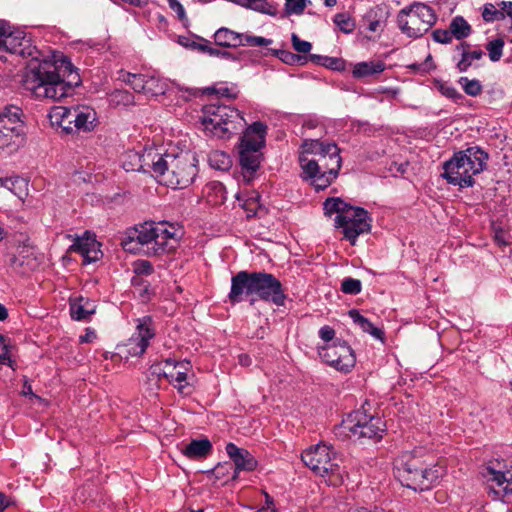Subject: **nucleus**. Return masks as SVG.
I'll list each match as a JSON object with an SVG mask.
<instances>
[{"mask_svg":"<svg viewBox=\"0 0 512 512\" xmlns=\"http://www.w3.org/2000/svg\"><path fill=\"white\" fill-rule=\"evenodd\" d=\"M299 156L303 178L310 180L316 190L327 188L337 178L342 159L335 143L306 140Z\"/></svg>","mask_w":512,"mask_h":512,"instance_id":"nucleus-1","label":"nucleus"},{"mask_svg":"<svg viewBox=\"0 0 512 512\" xmlns=\"http://www.w3.org/2000/svg\"><path fill=\"white\" fill-rule=\"evenodd\" d=\"M155 178L161 184L174 189H183L191 185L198 174V160L194 153L171 147H160L156 155Z\"/></svg>","mask_w":512,"mask_h":512,"instance_id":"nucleus-2","label":"nucleus"},{"mask_svg":"<svg viewBox=\"0 0 512 512\" xmlns=\"http://www.w3.org/2000/svg\"><path fill=\"white\" fill-rule=\"evenodd\" d=\"M23 87L36 99L51 100L62 99L71 89L52 61L39 59L27 66L23 76Z\"/></svg>","mask_w":512,"mask_h":512,"instance_id":"nucleus-3","label":"nucleus"},{"mask_svg":"<svg viewBox=\"0 0 512 512\" xmlns=\"http://www.w3.org/2000/svg\"><path fill=\"white\" fill-rule=\"evenodd\" d=\"M131 242L135 241L148 256H160L174 252L183 236L182 228L175 223L145 222L137 227Z\"/></svg>","mask_w":512,"mask_h":512,"instance_id":"nucleus-4","label":"nucleus"},{"mask_svg":"<svg viewBox=\"0 0 512 512\" xmlns=\"http://www.w3.org/2000/svg\"><path fill=\"white\" fill-rule=\"evenodd\" d=\"M395 475L403 486L424 491L440 478V468L428 467L422 460V450L404 452L395 461Z\"/></svg>","mask_w":512,"mask_h":512,"instance_id":"nucleus-5","label":"nucleus"},{"mask_svg":"<svg viewBox=\"0 0 512 512\" xmlns=\"http://www.w3.org/2000/svg\"><path fill=\"white\" fill-rule=\"evenodd\" d=\"M488 158V154L480 147H469L455 153L444 163L442 176L450 184L470 187L474 184V176L486 168Z\"/></svg>","mask_w":512,"mask_h":512,"instance_id":"nucleus-6","label":"nucleus"},{"mask_svg":"<svg viewBox=\"0 0 512 512\" xmlns=\"http://www.w3.org/2000/svg\"><path fill=\"white\" fill-rule=\"evenodd\" d=\"M200 122L207 134L220 139L230 138L246 124L243 115L236 108L214 103L203 107Z\"/></svg>","mask_w":512,"mask_h":512,"instance_id":"nucleus-7","label":"nucleus"},{"mask_svg":"<svg viewBox=\"0 0 512 512\" xmlns=\"http://www.w3.org/2000/svg\"><path fill=\"white\" fill-rule=\"evenodd\" d=\"M304 464L316 475L325 478L330 486H340L344 481L342 469L336 450L328 444L319 443L306 449L301 455Z\"/></svg>","mask_w":512,"mask_h":512,"instance_id":"nucleus-8","label":"nucleus"},{"mask_svg":"<svg viewBox=\"0 0 512 512\" xmlns=\"http://www.w3.org/2000/svg\"><path fill=\"white\" fill-rule=\"evenodd\" d=\"M267 126L260 121L249 125L243 132L238 146L239 161L243 175L250 180L258 170L262 160V148L265 145Z\"/></svg>","mask_w":512,"mask_h":512,"instance_id":"nucleus-9","label":"nucleus"},{"mask_svg":"<svg viewBox=\"0 0 512 512\" xmlns=\"http://www.w3.org/2000/svg\"><path fill=\"white\" fill-rule=\"evenodd\" d=\"M436 19L432 8L426 4L415 2L399 11L397 25L403 34L411 38H418L430 30Z\"/></svg>","mask_w":512,"mask_h":512,"instance_id":"nucleus-10","label":"nucleus"},{"mask_svg":"<svg viewBox=\"0 0 512 512\" xmlns=\"http://www.w3.org/2000/svg\"><path fill=\"white\" fill-rule=\"evenodd\" d=\"M22 110L17 106L6 107L0 113V154L11 155L25 142Z\"/></svg>","mask_w":512,"mask_h":512,"instance_id":"nucleus-11","label":"nucleus"},{"mask_svg":"<svg viewBox=\"0 0 512 512\" xmlns=\"http://www.w3.org/2000/svg\"><path fill=\"white\" fill-rule=\"evenodd\" d=\"M384 423L379 417L370 416L361 408L349 413L341 422L339 430L348 437L381 438Z\"/></svg>","mask_w":512,"mask_h":512,"instance_id":"nucleus-12","label":"nucleus"},{"mask_svg":"<svg viewBox=\"0 0 512 512\" xmlns=\"http://www.w3.org/2000/svg\"><path fill=\"white\" fill-rule=\"evenodd\" d=\"M2 28L0 29V58L4 53H10L38 60L40 53L23 30L12 28L5 21Z\"/></svg>","mask_w":512,"mask_h":512,"instance_id":"nucleus-13","label":"nucleus"},{"mask_svg":"<svg viewBox=\"0 0 512 512\" xmlns=\"http://www.w3.org/2000/svg\"><path fill=\"white\" fill-rule=\"evenodd\" d=\"M371 222L372 219L365 209L354 206L335 218V226L342 230L344 238L352 245H355L360 235L371 230Z\"/></svg>","mask_w":512,"mask_h":512,"instance_id":"nucleus-14","label":"nucleus"},{"mask_svg":"<svg viewBox=\"0 0 512 512\" xmlns=\"http://www.w3.org/2000/svg\"><path fill=\"white\" fill-rule=\"evenodd\" d=\"M154 336L155 328L152 318L150 316L139 318L133 335L124 344L118 345V354L126 359L141 356Z\"/></svg>","mask_w":512,"mask_h":512,"instance_id":"nucleus-15","label":"nucleus"},{"mask_svg":"<svg viewBox=\"0 0 512 512\" xmlns=\"http://www.w3.org/2000/svg\"><path fill=\"white\" fill-rule=\"evenodd\" d=\"M318 353L324 362L342 373L350 372L356 363L353 350L345 341L338 340L322 346Z\"/></svg>","mask_w":512,"mask_h":512,"instance_id":"nucleus-16","label":"nucleus"},{"mask_svg":"<svg viewBox=\"0 0 512 512\" xmlns=\"http://www.w3.org/2000/svg\"><path fill=\"white\" fill-rule=\"evenodd\" d=\"M153 370L155 373L165 377L180 394H189L188 374L192 370V365L188 360L176 361L172 358H167L160 364L154 365Z\"/></svg>","mask_w":512,"mask_h":512,"instance_id":"nucleus-17","label":"nucleus"},{"mask_svg":"<svg viewBox=\"0 0 512 512\" xmlns=\"http://www.w3.org/2000/svg\"><path fill=\"white\" fill-rule=\"evenodd\" d=\"M254 295L277 306L283 305L286 299L281 282L265 272H254Z\"/></svg>","mask_w":512,"mask_h":512,"instance_id":"nucleus-18","label":"nucleus"},{"mask_svg":"<svg viewBox=\"0 0 512 512\" xmlns=\"http://www.w3.org/2000/svg\"><path fill=\"white\" fill-rule=\"evenodd\" d=\"M160 147L149 146L143 149V151H128L125 156V160L122 163V167L126 171H142L144 173H150L155 177L157 158L159 155Z\"/></svg>","mask_w":512,"mask_h":512,"instance_id":"nucleus-19","label":"nucleus"},{"mask_svg":"<svg viewBox=\"0 0 512 512\" xmlns=\"http://www.w3.org/2000/svg\"><path fill=\"white\" fill-rule=\"evenodd\" d=\"M484 476L496 497L512 495V468L503 470L500 467L488 466Z\"/></svg>","mask_w":512,"mask_h":512,"instance_id":"nucleus-20","label":"nucleus"},{"mask_svg":"<svg viewBox=\"0 0 512 512\" xmlns=\"http://www.w3.org/2000/svg\"><path fill=\"white\" fill-rule=\"evenodd\" d=\"M226 453L234 463L235 470L232 479H237L242 471L252 472L256 469L258 462L255 457L246 449L236 446L230 442L226 445Z\"/></svg>","mask_w":512,"mask_h":512,"instance_id":"nucleus-21","label":"nucleus"},{"mask_svg":"<svg viewBox=\"0 0 512 512\" xmlns=\"http://www.w3.org/2000/svg\"><path fill=\"white\" fill-rule=\"evenodd\" d=\"M244 296H254V272L240 271L231 279L229 301L239 303L244 300Z\"/></svg>","mask_w":512,"mask_h":512,"instance_id":"nucleus-22","label":"nucleus"},{"mask_svg":"<svg viewBox=\"0 0 512 512\" xmlns=\"http://www.w3.org/2000/svg\"><path fill=\"white\" fill-rule=\"evenodd\" d=\"M70 115L73 132H91L98 124L95 109L87 105L72 106V114Z\"/></svg>","mask_w":512,"mask_h":512,"instance_id":"nucleus-23","label":"nucleus"},{"mask_svg":"<svg viewBox=\"0 0 512 512\" xmlns=\"http://www.w3.org/2000/svg\"><path fill=\"white\" fill-rule=\"evenodd\" d=\"M70 249L80 253L85 263L95 262L102 256L100 243L96 240L95 235L90 232H85L83 236L77 237Z\"/></svg>","mask_w":512,"mask_h":512,"instance_id":"nucleus-24","label":"nucleus"},{"mask_svg":"<svg viewBox=\"0 0 512 512\" xmlns=\"http://www.w3.org/2000/svg\"><path fill=\"white\" fill-rule=\"evenodd\" d=\"M95 311V302L88 298L75 297L70 299V315L74 320H87L95 313Z\"/></svg>","mask_w":512,"mask_h":512,"instance_id":"nucleus-25","label":"nucleus"},{"mask_svg":"<svg viewBox=\"0 0 512 512\" xmlns=\"http://www.w3.org/2000/svg\"><path fill=\"white\" fill-rule=\"evenodd\" d=\"M70 114H72V107L54 106L50 109L48 118L52 126L61 128L62 131L69 134L73 132Z\"/></svg>","mask_w":512,"mask_h":512,"instance_id":"nucleus-26","label":"nucleus"},{"mask_svg":"<svg viewBox=\"0 0 512 512\" xmlns=\"http://www.w3.org/2000/svg\"><path fill=\"white\" fill-rule=\"evenodd\" d=\"M238 200L242 201L241 206L246 211L247 218L262 216L266 213V209L260 203V195L257 192L250 194H242L237 197Z\"/></svg>","mask_w":512,"mask_h":512,"instance_id":"nucleus-27","label":"nucleus"},{"mask_svg":"<svg viewBox=\"0 0 512 512\" xmlns=\"http://www.w3.org/2000/svg\"><path fill=\"white\" fill-rule=\"evenodd\" d=\"M214 41L217 45L226 48H235L244 43L241 33H237L225 27L219 28L215 32Z\"/></svg>","mask_w":512,"mask_h":512,"instance_id":"nucleus-28","label":"nucleus"},{"mask_svg":"<svg viewBox=\"0 0 512 512\" xmlns=\"http://www.w3.org/2000/svg\"><path fill=\"white\" fill-rule=\"evenodd\" d=\"M34 254L35 251L32 246L27 244L19 245L15 253L10 256L9 264L13 268H19L25 265L30 266V262L35 259Z\"/></svg>","mask_w":512,"mask_h":512,"instance_id":"nucleus-29","label":"nucleus"},{"mask_svg":"<svg viewBox=\"0 0 512 512\" xmlns=\"http://www.w3.org/2000/svg\"><path fill=\"white\" fill-rule=\"evenodd\" d=\"M0 186L9 190L19 199L28 195V181L19 176L0 178Z\"/></svg>","mask_w":512,"mask_h":512,"instance_id":"nucleus-30","label":"nucleus"},{"mask_svg":"<svg viewBox=\"0 0 512 512\" xmlns=\"http://www.w3.org/2000/svg\"><path fill=\"white\" fill-rule=\"evenodd\" d=\"M385 63L383 61H366L359 62L354 65L353 76L356 78H363L374 74H379L385 70Z\"/></svg>","mask_w":512,"mask_h":512,"instance_id":"nucleus-31","label":"nucleus"},{"mask_svg":"<svg viewBox=\"0 0 512 512\" xmlns=\"http://www.w3.org/2000/svg\"><path fill=\"white\" fill-rule=\"evenodd\" d=\"M212 449L208 439L193 440L183 450L184 455L190 459H198L207 456Z\"/></svg>","mask_w":512,"mask_h":512,"instance_id":"nucleus-32","label":"nucleus"},{"mask_svg":"<svg viewBox=\"0 0 512 512\" xmlns=\"http://www.w3.org/2000/svg\"><path fill=\"white\" fill-rule=\"evenodd\" d=\"M349 316L353 322L360 327L363 332L369 333L375 339L383 340L384 333L381 329L375 327L367 318L362 316L359 311L353 309L349 311Z\"/></svg>","mask_w":512,"mask_h":512,"instance_id":"nucleus-33","label":"nucleus"},{"mask_svg":"<svg viewBox=\"0 0 512 512\" xmlns=\"http://www.w3.org/2000/svg\"><path fill=\"white\" fill-rule=\"evenodd\" d=\"M168 88V83L166 80L160 78L157 75H147L145 89L143 94L146 96H158L163 95Z\"/></svg>","mask_w":512,"mask_h":512,"instance_id":"nucleus-34","label":"nucleus"},{"mask_svg":"<svg viewBox=\"0 0 512 512\" xmlns=\"http://www.w3.org/2000/svg\"><path fill=\"white\" fill-rule=\"evenodd\" d=\"M207 201L212 205H221L227 196L225 186L218 181H213L206 186Z\"/></svg>","mask_w":512,"mask_h":512,"instance_id":"nucleus-35","label":"nucleus"},{"mask_svg":"<svg viewBox=\"0 0 512 512\" xmlns=\"http://www.w3.org/2000/svg\"><path fill=\"white\" fill-rule=\"evenodd\" d=\"M449 29L452 36L458 40L467 38L471 34V26L461 16H457L451 21Z\"/></svg>","mask_w":512,"mask_h":512,"instance_id":"nucleus-36","label":"nucleus"},{"mask_svg":"<svg viewBox=\"0 0 512 512\" xmlns=\"http://www.w3.org/2000/svg\"><path fill=\"white\" fill-rule=\"evenodd\" d=\"M466 45L461 44V48ZM484 53L481 50L467 51L463 49L461 59L457 62V69L459 72H466L473 64L474 61H478L483 57Z\"/></svg>","mask_w":512,"mask_h":512,"instance_id":"nucleus-37","label":"nucleus"},{"mask_svg":"<svg viewBox=\"0 0 512 512\" xmlns=\"http://www.w3.org/2000/svg\"><path fill=\"white\" fill-rule=\"evenodd\" d=\"M209 164L212 168L225 171L231 167V158L230 156L219 150L212 151L208 156Z\"/></svg>","mask_w":512,"mask_h":512,"instance_id":"nucleus-38","label":"nucleus"},{"mask_svg":"<svg viewBox=\"0 0 512 512\" xmlns=\"http://www.w3.org/2000/svg\"><path fill=\"white\" fill-rule=\"evenodd\" d=\"M241 7L251 9L263 14H271V5L268 0H229Z\"/></svg>","mask_w":512,"mask_h":512,"instance_id":"nucleus-39","label":"nucleus"},{"mask_svg":"<svg viewBox=\"0 0 512 512\" xmlns=\"http://www.w3.org/2000/svg\"><path fill=\"white\" fill-rule=\"evenodd\" d=\"M109 102L112 106H131L135 104L134 96L126 90H115L109 96Z\"/></svg>","mask_w":512,"mask_h":512,"instance_id":"nucleus-40","label":"nucleus"},{"mask_svg":"<svg viewBox=\"0 0 512 512\" xmlns=\"http://www.w3.org/2000/svg\"><path fill=\"white\" fill-rule=\"evenodd\" d=\"M325 213L331 215L336 213L337 215H343L348 208H352L351 205L347 204L340 198H328L325 200L324 204Z\"/></svg>","mask_w":512,"mask_h":512,"instance_id":"nucleus-41","label":"nucleus"},{"mask_svg":"<svg viewBox=\"0 0 512 512\" xmlns=\"http://www.w3.org/2000/svg\"><path fill=\"white\" fill-rule=\"evenodd\" d=\"M481 16L487 23L503 20L500 7H498V4L495 5L493 3H485L483 5L481 8Z\"/></svg>","mask_w":512,"mask_h":512,"instance_id":"nucleus-42","label":"nucleus"},{"mask_svg":"<svg viewBox=\"0 0 512 512\" xmlns=\"http://www.w3.org/2000/svg\"><path fill=\"white\" fill-rule=\"evenodd\" d=\"M148 74H132L127 73L123 77V81L127 83L137 93H143L145 89Z\"/></svg>","mask_w":512,"mask_h":512,"instance_id":"nucleus-43","label":"nucleus"},{"mask_svg":"<svg viewBox=\"0 0 512 512\" xmlns=\"http://www.w3.org/2000/svg\"><path fill=\"white\" fill-rule=\"evenodd\" d=\"M503 48L504 40L502 38L493 39L486 44V50L492 62H497L501 59Z\"/></svg>","mask_w":512,"mask_h":512,"instance_id":"nucleus-44","label":"nucleus"},{"mask_svg":"<svg viewBox=\"0 0 512 512\" xmlns=\"http://www.w3.org/2000/svg\"><path fill=\"white\" fill-rule=\"evenodd\" d=\"M333 21L346 34L351 33L355 28V22L348 13L336 14Z\"/></svg>","mask_w":512,"mask_h":512,"instance_id":"nucleus-45","label":"nucleus"},{"mask_svg":"<svg viewBox=\"0 0 512 512\" xmlns=\"http://www.w3.org/2000/svg\"><path fill=\"white\" fill-rule=\"evenodd\" d=\"M459 83L466 94L469 96H477L482 92V85L480 81L476 79H468L467 77H461Z\"/></svg>","mask_w":512,"mask_h":512,"instance_id":"nucleus-46","label":"nucleus"},{"mask_svg":"<svg viewBox=\"0 0 512 512\" xmlns=\"http://www.w3.org/2000/svg\"><path fill=\"white\" fill-rule=\"evenodd\" d=\"M309 0H285V12L288 15H301Z\"/></svg>","mask_w":512,"mask_h":512,"instance_id":"nucleus-47","label":"nucleus"},{"mask_svg":"<svg viewBox=\"0 0 512 512\" xmlns=\"http://www.w3.org/2000/svg\"><path fill=\"white\" fill-rule=\"evenodd\" d=\"M361 281L354 278H345L341 283V290L345 294L357 295L361 292Z\"/></svg>","mask_w":512,"mask_h":512,"instance_id":"nucleus-48","label":"nucleus"},{"mask_svg":"<svg viewBox=\"0 0 512 512\" xmlns=\"http://www.w3.org/2000/svg\"><path fill=\"white\" fill-rule=\"evenodd\" d=\"M242 37H243L244 43L241 46L247 45V46L257 47V46H269L270 44H272L271 39L261 37V36L242 34Z\"/></svg>","mask_w":512,"mask_h":512,"instance_id":"nucleus-49","label":"nucleus"},{"mask_svg":"<svg viewBox=\"0 0 512 512\" xmlns=\"http://www.w3.org/2000/svg\"><path fill=\"white\" fill-rule=\"evenodd\" d=\"M169 8L176 13L178 19L187 26L188 18L183 5L178 0H167Z\"/></svg>","mask_w":512,"mask_h":512,"instance_id":"nucleus-50","label":"nucleus"},{"mask_svg":"<svg viewBox=\"0 0 512 512\" xmlns=\"http://www.w3.org/2000/svg\"><path fill=\"white\" fill-rule=\"evenodd\" d=\"M292 46L295 51L299 53H309L312 49V44L308 41L301 40L297 34L293 33L291 36Z\"/></svg>","mask_w":512,"mask_h":512,"instance_id":"nucleus-51","label":"nucleus"},{"mask_svg":"<svg viewBox=\"0 0 512 512\" xmlns=\"http://www.w3.org/2000/svg\"><path fill=\"white\" fill-rule=\"evenodd\" d=\"M275 55L285 64L294 65L301 60V57L286 50H277Z\"/></svg>","mask_w":512,"mask_h":512,"instance_id":"nucleus-52","label":"nucleus"},{"mask_svg":"<svg viewBox=\"0 0 512 512\" xmlns=\"http://www.w3.org/2000/svg\"><path fill=\"white\" fill-rule=\"evenodd\" d=\"M452 38H453V36L451 34L450 29L449 30L437 29L433 32V39L438 43H442V44L450 43L452 41Z\"/></svg>","mask_w":512,"mask_h":512,"instance_id":"nucleus-53","label":"nucleus"},{"mask_svg":"<svg viewBox=\"0 0 512 512\" xmlns=\"http://www.w3.org/2000/svg\"><path fill=\"white\" fill-rule=\"evenodd\" d=\"M323 67L340 71L344 69V61L341 58L326 56Z\"/></svg>","mask_w":512,"mask_h":512,"instance_id":"nucleus-54","label":"nucleus"},{"mask_svg":"<svg viewBox=\"0 0 512 512\" xmlns=\"http://www.w3.org/2000/svg\"><path fill=\"white\" fill-rule=\"evenodd\" d=\"M209 55L212 57H218V58H224L231 61H237L238 57L234 56L230 52L226 50H220L217 48H212V50H209Z\"/></svg>","mask_w":512,"mask_h":512,"instance_id":"nucleus-55","label":"nucleus"},{"mask_svg":"<svg viewBox=\"0 0 512 512\" xmlns=\"http://www.w3.org/2000/svg\"><path fill=\"white\" fill-rule=\"evenodd\" d=\"M319 337L324 341V342H330L331 340L334 339L335 337V330L328 326V325H325L323 327L320 328L319 330Z\"/></svg>","mask_w":512,"mask_h":512,"instance_id":"nucleus-56","label":"nucleus"},{"mask_svg":"<svg viewBox=\"0 0 512 512\" xmlns=\"http://www.w3.org/2000/svg\"><path fill=\"white\" fill-rule=\"evenodd\" d=\"M135 272L148 275L153 272V266L149 261L142 260L136 264Z\"/></svg>","mask_w":512,"mask_h":512,"instance_id":"nucleus-57","label":"nucleus"},{"mask_svg":"<svg viewBox=\"0 0 512 512\" xmlns=\"http://www.w3.org/2000/svg\"><path fill=\"white\" fill-rule=\"evenodd\" d=\"M439 90L444 96L448 98H456L458 96L457 90L448 84H440Z\"/></svg>","mask_w":512,"mask_h":512,"instance_id":"nucleus-58","label":"nucleus"},{"mask_svg":"<svg viewBox=\"0 0 512 512\" xmlns=\"http://www.w3.org/2000/svg\"><path fill=\"white\" fill-rule=\"evenodd\" d=\"M179 44L185 48L196 50L198 37L190 38V37H179Z\"/></svg>","mask_w":512,"mask_h":512,"instance_id":"nucleus-59","label":"nucleus"},{"mask_svg":"<svg viewBox=\"0 0 512 512\" xmlns=\"http://www.w3.org/2000/svg\"><path fill=\"white\" fill-rule=\"evenodd\" d=\"M498 7L501 9L503 19H505V17L512 18V1H500Z\"/></svg>","mask_w":512,"mask_h":512,"instance_id":"nucleus-60","label":"nucleus"},{"mask_svg":"<svg viewBox=\"0 0 512 512\" xmlns=\"http://www.w3.org/2000/svg\"><path fill=\"white\" fill-rule=\"evenodd\" d=\"M212 46L210 45V42L204 38L198 37V43L196 50L199 52H203L209 55V50H212Z\"/></svg>","mask_w":512,"mask_h":512,"instance_id":"nucleus-61","label":"nucleus"},{"mask_svg":"<svg viewBox=\"0 0 512 512\" xmlns=\"http://www.w3.org/2000/svg\"><path fill=\"white\" fill-rule=\"evenodd\" d=\"M264 497L265 505L261 508V510L270 509L271 512H278V509L274 505L273 498L267 492H264Z\"/></svg>","mask_w":512,"mask_h":512,"instance_id":"nucleus-62","label":"nucleus"},{"mask_svg":"<svg viewBox=\"0 0 512 512\" xmlns=\"http://www.w3.org/2000/svg\"><path fill=\"white\" fill-rule=\"evenodd\" d=\"M21 393H22L23 396H29V397L37 398V396L33 393L32 386L28 382L27 379L24 380L23 389H22Z\"/></svg>","mask_w":512,"mask_h":512,"instance_id":"nucleus-63","label":"nucleus"},{"mask_svg":"<svg viewBox=\"0 0 512 512\" xmlns=\"http://www.w3.org/2000/svg\"><path fill=\"white\" fill-rule=\"evenodd\" d=\"M10 504V499L5 494L0 492V512H4V510L10 506Z\"/></svg>","mask_w":512,"mask_h":512,"instance_id":"nucleus-64","label":"nucleus"}]
</instances>
